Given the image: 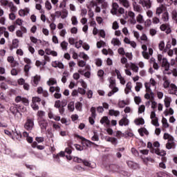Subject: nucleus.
Returning <instances> with one entry per match:
<instances>
[{
	"mask_svg": "<svg viewBox=\"0 0 177 177\" xmlns=\"http://www.w3.org/2000/svg\"><path fill=\"white\" fill-rule=\"evenodd\" d=\"M164 114L165 115V117L168 116V115H172L174 114V109H172V108H169V110L166 109L164 112Z\"/></svg>",
	"mask_w": 177,
	"mask_h": 177,
	"instance_id": "36",
	"label": "nucleus"
},
{
	"mask_svg": "<svg viewBox=\"0 0 177 177\" xmlns=\"http://www.w3.org/2000/svg\"><path fill=\"white\" fill-rule=\"evenodd\" d=\"M53 67H64V65L59 61H55L53 62Z\"/></svg>",
	"mask_w": 177,
	"mask_h": 177,
	"instance_id": "39",
	"label": "nucleus"
},
{
	"mask_svg": "<svg viewBox=\"0 0 177 177\" xmlns=\"http://www.w3.org/2000/svg\"><path fill=\"white\" fill-rule=\"evenodd\" d=\"M133 8L134 12H138V13H140L142 12V7L136 3V0L133 1Z\"/></svg>",
	"mask_w": 177,
	"mask_h": 177,
	"instance_id": "18",
	"label": "nucleus"
},
{
	"mask_svg": "<svg viewBox=\"0 0 177 177\" xmlns=\"http://www.w3.org/2000/svg\"><path fill=\"white\" fill-rule=\"evenodd\" d=\"M97 5V1H96L95 0H91L88 2L87 8H88V9H92V8L96 7Z\"/></svg>",
	"mask_w": 177,
	"mask_h": 177,
	"instance_id": "24",
	"label": "nucleus"
},
{
	"mask_svg": "<svg viewBox=\"0 0 177 177\" xmlns=\"http://www.w3.org/2000/svg\"><path fill=\"white\" fill-rule=\"evenodd\" d=\"M73 171H79L80 172H82V171H85V168L77 165L73 167Z\"/></svg>",
	"mask_w": 177,
	"mask_h": 177,
	"instance_id": "40",
	"label": "nucleus"
},
{
	"mask_svg": "<svg viewBox=\"0 0 177 177\" xmlns=\"http://www.w3.org/2000/svg\"><path fill=\"white\" fill-rule=\"evenodd\" d=\"M8 8H10V10L11 12H17V7H16L15 6V4L13 3V2H10V3L8 4Z\"/></svg>",
	"mask_w": 177,
	"mask_h": 177,
	"instance_id": "25",
	"label": "nucleus"
},
{
	"mask_svg": "<svg viewBox=\"0 0 177 177\" xmlns=\"http://www.w3.org/2000/svg\"><path fill=\"white\" fill-rule=\"evenodd\" d=\"M29 13H30V8H24V9L19 10V15L21 17H24V16H27V15Z\"/></svg>",
	"mask_w": 177,
	"mask_h": 177,
	"instance_id": "19",
	"label": "nucleus"
},
{
	"mask_svg": "<svg viewBox=\"0 0 177 177\" xmlns=\"http://www.w3.org/2000/svg\"><path fill=\"white\" fill-rule=\"evenodd\" d=\"M117 1H118L120 5L123 6L124 8H126L127 9H128V8L131 6V4L129 3V1L128 0H117Z\"/></svg>",
	"mask_w": 177,
	"mask_h": 177,
	"instance_id": "23",
	"label": "nucleus"
},
{
	"mask_svg": "<svg viewBox=\"0 0 177 177\" xmlns=\"http://www.w3.org/2000/svg\"><path fill=\"white\" fill-rule=\"evenodd\" d=\"M149 63L150 64H152L153 67H158V64L156 62V59L153 57L150 59Z\"/></svg>",
	"mask_w": 177,
	"mask_h": 177,
	"instance_id": "51",
	"label": "nucleus"
},
{
	"mask_svg": "<svg viewBox=\"0 0 177 177\" xmlns=\"http://www.w3.org/2000/svg\"><path fill=\"white\" fill-rule=\"evenodd\" d=\"M136 20L138 21V23H140V24H143V23H145V19H143V15L139 14L137 17H136Z\"/></svg>",
	"mask_w": 177,
	"mask_h": 177,
	"instance_id": "34",
	"label": "nucleus"
},
{
	"mask_svg": "<svg viewBox=\"0 0 177 177\" xmlns=\"http://www.w3.org/2000/svg\"><path fill=\"white\" fill-rule=\"evenodd\" d=\"M128 16L129 18H131L130 19L131 24H136V19H135V12L132 11H129Z\"/></svg>",
	"mask_w": 177,
	"mask_h": 177,
	"instance_id": "15",
	"label": "nucleus"
},
{
	"mask_svg": "<svg viewBox=\"0 0 177 177\" xmlns=\"http://www.w3.org/2000/svg\"><path fill=\"white\" fill-rule=\"evenodd\" d=\"M59 36L62 38H64L66 37V34H67V30L66 29H61L59 31Z\"/></svg>",
	"mask_w": 177,
	"mask_h": 177,
	"instance_id": "49",
	"label": "nucleus"
},
{
	"mask_svg": "<svg viewBox=\"0 0 177 177\" xmlns=\"http://www.w3.org/2000/svg\"><path fill=\"white\" fill-rule=\"evenodd\" d=\"M67 6V3L66 1H62L59 3V8L62 9V10H66V7Z\"/></svg>",
	"mask_w": 177,
	"mask_h": 177,
	"instance_id": "35",
	"label": "nucleus"
},
{
	"mask_svg": "<svg viewBox=\"0 0 177 177\" xmlns=\"http://www.w3.org/2000/svg\"><path fill=\"white\" fill-rule=\"evenodd\" d=\"M166 149L171 150V149H175V142H174V137H171L167 143L166 144Z\"/></svg>",
	"mask_w": 177,
	"mask_h": 177,
	"instance_id": "11",
	"label": "nucleus"
},
{
	"mask_svg": "<svg viewBox=\"0 0 177 177\" xmlns=\"http://www.w3.org/2000/svg\"><path fill=\"white\" fill-rule=\"evenodd\" d=\"M80 57H81L82 59H84V60H88L89 59V57H88V55L85 54V53H80L79 54Z\"/></svg>",
	"mask_w": 177,
	"mask_h": 177,
	"instance_id": "56",
	"label": "nucleus"
},
{
	"mask_svg": "<svg viewBox=\"0 0 177 177\" xmlns=\"http://www.w3.org/2000/svg\"><path fill=\"white\" fill-rule=\"evenodd\" d=\"M129 124V120L126 117H123L120 121H119V125L120 127H127V125Z\"/></svg>",
	"mask_w": 177,
	"mask_h": 177,
	"instance_id": "16",
	"label": "nucleus"
},
{
	"mask_svg": "<svg viewBox=\"0 0 177 177\" xmlns=\"http://www.w3.org/2000/svg\"><path fill=\"white\" fill-rule=\"evenodd\" d=\"M152 23L153 24H158V23H160V18H158L157 17H153L152 18Z\"/></svg>",
	"mask_w": 177,
	"mask_h": 177,
	"instance_id": "63",
	"label": "nucleus"
},
{
	"mask_svg": "<svg viewBox=\"0 0 177 177\" xmlns=\"http://www.w3.org/2000/svg\"><path fill=\"white\" fill-rule=\"evenodd\" d=\"M68 147L65 149V153H67V154H71V153H73V151L71 150V142H68Z\"/></svg>",
	"mask_w": 177,
	"mask_h": 177,
	"instance_id": "43",
	"label": "nucleus"
},
{
	"mask_svg": "<svg viewBox=\"0 0 177 177\" xmlns=\"http://www.w3.org/2000/svg\"><path fill=\"white\" fill-rule=\"evenodd\" d=\"M162 124L163 128H169V124H168V120H167V118H162Z\"/></svg>",
	"mask_w": 177,
	"mask_h": 177,
	"instance_id": "37",
	"label": "nucleus"
},
{
	"mask_svg": "<svg viewBox=\"0 0 177 177\" xmlns=\"http://www.w3.org/2000/svg\"><path fill=\"white\" fill-rule=\"evenodd\" d=\"M17 106L19 111H21V113H26V111H27V108H26L24 105L17 104Z\"/></svg>",
	"mask_w": 177,
	"mask_h": 177,
	"instance_id": "41",
	"label": "nucleus"
},
{
	"mask_svg": "<svg viewBox=\"0 0 177 177\" xmlns=\"http://www.w3.org/2000/svg\"><path fill=\"white\" fill-rule=\"evenodd\" d=\"M74 102H70L68 104V109L69 111H74Z\"/></svg>",
	"mask_w": 177,
	"mask_h": 177,
	"instance_id": "55",
	"label": "nucleus"
},
{
	"mask_svg": "<svg viewBox=\"0 0 177 177\" xmlns=\"http://www.w3.org/2000/svg\"><path fill=\"white\" fill-rule=\"evenodd\" d=\"M39 81H41V77L38 75L35 76L33 78V82H32L33 86H37V85L39 84Z\"/></svg>",
	"mask_w": 177,
	"mask_h": 177,
	"instance_id": "29",
	"label": "nucleus"
},
{
	"mask_svg": "<svg viewBox=\"0 0 177 177\" xmlns=\"http://www.w3.org/2000/svg\"><path fill=\"white\" fill-rule=\"evenodd\" d=\"M74 162H77L78 164H81V162H83L84 160L81 158H78L77 156H75L73 159Z\"/></svg>",
	"mask_w": 177,
	"mask_h": 177,
	"instance_id": "57",
	"label": "nucleus"
},
{
	"mask_svg": "<svg viewBox=\"0 0 177 177\" xmlns=\"http://www.w3.org/2000/svg\"><path fill=\"white\" fill-rule=\"evenodd\" d=\"M105 45H106V43L103 41H100L97 42V47L98 48H102Z\"/></svg>",
	"mask_w": 177,
	"mask_h": 177,
	"instance_id": "62",
	"label": "nucleus"
},
{
	"mask_svg": "<svg viewBox=\"0 0 177 177\" xmlns=\"http://www.w3.org/2000/svg\"><path fill=\"white\" fill-rule=\"evenodd\" d=\"M165 175L166 174L164 171H158L156 174V176L157 177H164Z\"/></svg>",
	"mask_w": 177,
	"mask_h": 177,
	"instance_id": "64",
	"label": "nucleus"
},
{
	"mask_svg": "<svg viewBox=\"0 0 177 177\" xmlns=\"http://www.w3.org/2000/svg\"><path fill=\"white\" fill-rule=\"evenodd\" d=\"M166 11H167V7H165V6L161 4L158 7L156 8V15H157L158 16H160V15H161V13H164Z\"/></svg>",
	"mask_w": 177,
	"mask_h": 177,
	"instance_id": "9",
	"label": "nucleus"
},
{
	"mask_svg": "<svg viewBox=\"0 0 177 177\" xmlns=\"http://www.w3.org/2000/svg\"><path fill=\"white\" fill-rule=\"evenodd\" d=\"M39 125L40 127L41 131L44 132V131L48 128L49 123L48 122V120L41 119L39 121Z\"/></svg>",
	"mask_w": 177,
	"mask_h": 177,
	"instance_id": "5",
	"label": "nucleus"
},
{
	"mask_svg": "<svg viewBox=\"0 0 177 177\" xmlns=\"http://www.w3.org/2000/svg\"><path fill=\"white\" fill-rule=\"evenodd\" d=\"M111 44L113 46H120V45H121V41L118 39L113 38L111 40Z\"/></svg>",
	"mask_w": 177,
	"mask_h": 177,
	"instance_id": "31",
	"label": "nucleus"
},
{
	"mask_svg": "<svg viewBox=\"0 0 177 177\" xmlns=\"http://www.w3.org/2000/svg\"><path fill=\"white\" fill-rule=\"evenodd\" d=\"M71 20L73 26H77V24H78V19L75 16H72Z\"/></svg>",
	"mask_w": 177,
	"mask_h": 177,
	"instance_id": "48",
	"label": "nucleus"
},
{
	"mask_svg": "<svg viewBox=\"0 0 177 177\" xmlns=\"http://www.w3.org/2000/svg\"><path fill=\"white\" fill-rule=\"evenodd\" d=\"M75 109L78 111H82V103L77 102L75 103Z\"/></svg>",
	"mask_w": 177,
	"mask_h": 177,
	"instance_id": "42",
	"label": "nucleus"
},
{
	"mask_svg": "<svg viewBox=\"0 0 177 177\" xmlns=\"http://www.w3.org/2000/svg\"><path fill=\"white\" fill-rule=\"evenodd\" d=\"M11 138L13 139V140H21V133H20V131H17V130L15 129L12 130Z\"/></svg>",
	"mask_w": 177,
	"mask_h": 177,
	"instance_id": "7",
	"label": "nucleus"
},
{
	"mask_svg": "<svg viewBox=\"0 0 177 177\" xmlns=\"http://www.w3.org/2000/svg\"><path fill=\"white\" fill-rule=\"evenodd\" d=\"M124 42L128 45H131L132 48H136V42L131 41L128 37H124Z\"/></svg>",
	"mask_w": 177,
	"mask_h": 177,
	"instance_id": "22",
	"label": "nucleus"
},
{
	"mask_svg": "<svg viewBox=\"0 0 177 177\" xmlns=\"http://www.w3.org/2000/svg\"><path fill=\"white\" fill-rule=\"evenodd\" d=\"M160 28L161 31H166L167 34H169V32H171V28L168 24H162Z\"/></svg>",
	"mask_w": 177,
	"mask_h": 177,
	"instance_id": "20",
	"label": "nucleus"
},
{
	"mask_svg": "<svg viewBox=\"0 0 177 177\" xmlns=\"http://www.w3.org/2000/svg\"><path fill=\"white\" fill-rule=\"evenodd\" d=\"M139 3L142 5L143 8H146V9H150L151 8V1L150 0H140Z\"/></svg>",
	"mask_w": 177,
	"mask_h": 177,
	"instance_id": "8",
	"label": "nucleus"
},
{
	"mask_svg": "<svg viewBox=\"0 0 177 177\" xmlns=\"http://www.w3.org/2000/svg\"><path fill=\"white\" fill-rule=\"evenodd\" d=\"M170 87L171 89H174V93H173V95H176L177 96V86L174 84H171Z\"/></svg>",
	"mask_w": 177,
	"mask_h": 177,
	"instance_id": "61",
	"label": "nucleus"
},
{
	"mask_svg": "<svg viewBox=\"0 0 177 177\" xmlns=\"http://www.w3.org/2000/svg\"><path fill=\"white\" fill-rule=\"evenodd\" d=\"M165 74H167L168 75L173 74L174 77H177V69L174 68L173 70L169 71V67H166L165 68Z\"/></svg>",
	"mask_w": 177,
	"mask_h": 177,
	"instance_id": "13",
	"label": "nucleus"
},
{
	"mask_svg": "<svg viewBox=\"0 0 177 177\" xmlns=\"http://www.w3.org/2000/svg\"><path fill=\"white\" fill-rule=\"evenodd\" d=\"M107 141L111 142V143H112V145H114L115 146L117 145V138H109Z\"/></svg>",
	"mask_w": 177,
	"mask_h": 177,
	"instance_id": "58",
	"label": "nucleus"
},
{
	"mask_svg": "<svg viewBox=\"0 0 177 177\" xmlns=\"http://www.w3.org/2000/svg\"><path fill=\"white\" fill-rule=\"evenodd\" d=\"M10 112H11L12 114H13V115L15 117V120H16V121H20V120H21L23 115L19 111L17 104L11 106L10 107Z\"/></svg>",
	"mask_w": 177,
	"mask_h": 177,
	"instance_id": "2",
	"label": "nucleus"
},
{
	"mask_svg": "<svg viewBox=\"0 0 177 177\" xmlns=\"http://www.w3.org/2000/svg\"><path fill=\"white\" fill-rule=\"evenodd\" d=\"M24 62L26 64L25 67H30V66H31V59H30V58L25 57Z\"/></svg>",
	"mask_w": 177,
	"mask_h": 177,
	"instance_id": "46",
	"label": "nucleus"
},
{
	"mask_svg": "<svg viewBox=\"0 0 177 177\" xmlns=\"http://www.w3.org/2000/svg\"><path fill=\"white\" fill-rule=\"evenodd\" d=\"M37 115L40 120H44V117H45V111H38Z\"/></svg>",
	"mask_w": 177,
	"mask_h": 177,
	"instance_id": "52",
	"label": "nucleus"
},
{
	"mask_svg": "<svg viewBox=\"0 0 177 177\" xmlns=\"http://www.w3.org/2000/svg\"><path fill=\"white\" fill-rule=\"evenodd\" d=\"M100 123L106 124V125H110V120H109V118H107L106 116H104L100 120Z\"/></svg>",
	"mask_w": 177,
	"mask_h": 177,
	"instance_id": "32",
	"label": "nucleus"
},
{
	"mask_svg": "<svg viewBox=\"0 0 177 177\" xmlns=\"http://www.w3.org/2000/svg\"><path fill=\"white\" fill-rule=\"evenodd\" d=\"M158 48L160 50H164V48H165V43L164 42V41H160L158 44Z\"/></svg>",
	"mask_w": 177,
	"mask_h": 177,
	"instance_id": "60",
	"label": "nucleus"
},
{
	"mask_svg": "<svg viewBox=\"0 0 177 177\" xmlns=\"http://www.w3.org/2000/svg\"><path fill=\"white\" fill-rule=\"evenodd\" d=\"M134 122L136 125H143L145 124V120L142 118H137L135 120Z\"/></svg>",
	"mask_w": 177,
	"mask_h": 177,
	"instance_id": "33",
	"label": "nucleus"
},
{
	"mask_svg": "<svg viewBox=\"0 0 177 177\" xmlns=\"http://www.w3.org/2000/svg\"><path fill=\"white\" fill-rule=\"evenodd\" d=\"M35 8L37 10H39L40 13H45V11L42 9V6L39 3H36Z\"/></svg>",
	"mask_w": 177,
	"mask_h": 177,
	"instance_id": "54",
	"label": "nucleus"
},
{
	"mask_svg": "<svg viewBox=\"0 0 177 177\" xmlns=\"http://www.w3.org/2000/svg\"><path fill=\"white\" fill-rule=\"evenodd\" d=\"M91 117L93 118H96V108L93 106L91 108Z\"/></svg>",
	"mask_w": 177,
	"mask_h": 177,
	"instance_id": "47",
	"label": "nucleus"
},
{
	"mask_svg": "<svg viewBox=\"0 0 177 177\" xmlns=\"http://www.w3.org/2000/svg\"><path fill=\"white\" fill-rule=\"evenodd\" d=\"M55 84H57V81H56V80H55L54 78H50L47 82V84L48 85V86H52V85H55Z\"/></svg>",
	"mask_w": 177,
	"mask_h": 177,
	"instance_id": "38",
	"label": "nucleus"
},
{
	"mask_svg": "<svg viewBox=\"0 0 177 177\" xmlns=\"http://www.w3.org/2000/svg\"><path fill=\"white\" fill-rule=\"evenodd\" d=\"M118 8H120V6H118V3H113L112 9L111 10V13L112 15H117V13H118V9H119Z\"/></svg>",
	"mask_w": 177,
	"mask_h": 177,
	"instance_id": "14",
	"label": "nucleus"
},
{
	"mask_svg": "<svg viewBox=\"0 0 177 177\" xmlns=\"http://www.w3.org/2000/svg\"><path fill=\"white\" fill-rule=\"evenodd\" d=\"M34 127V119H28L25 123L24 128L27 131H31Z\"/></svg>",
	"mask_w": 177,
	"mask_h": 177,
	"instance_id": "6",
	"label": "nucleus"
},
{
	"mask_svg": "<svg viewBox=\"0 0 177 177\" xmlns=\"http://www.w3.org/2000/svg\"><path fill=\"white\" fill-rule=\"evenodd\" d=\"M45 7L47 10H52V3L49 1H46L45 3Z\"/></svg>",
	"mask_w": 177,
	"mask_h": 177,
	"instance_id": "45",
	"label": "nucleus"
},
{
	"mask_svg": "<svg viewBox=\"0 0 177 177\" xmlns=\"http://www.w3.org/2000/svg\"><path fill=\"white\" fill-rule=\"evenodd\" d=\"M109 168L111 172H118V169H120L118 165L114 164L109 165Z\"/></svg>",
	"mask_w": 177,
	"mask_h": 177,
	"instance_id": "21",
	"label": "nucleus"
},
{
	"mask_svg": "<svg viewBox=\"0 0 177 177\" xmlns=\"http://www.w3.org/2000/svg\"><path fill=\"white\" fill-rule=\"evenodd\" d=\"M151 120L152 125H154V127H160V124H158V118H156Z\"/></svg>",
	"mask_w": 177,
	"mask_h": 177,
	"instance_id": "50",
	"label": "nucleus"
},
{
	"mask_svg": "<svg viewBox=\"0 0 177 177\" xmlns=\"http://www.w3.org/2000/svg\"><path fill=\"white\" fill-rule=\"evenodd\" d=\"M112 74H116L118 79L120 81V84H122V85H125V79L122 77V76L121 75V73H120V71L115 69V71L112 72Z\"/></svg>",
	"mask_w": 177,
	"mask_h": 177,
	"instance_id": "10",
	"label": "nucleus"
},
{
	"mask_svg": "<svg viewBox=\"0 0 177 177\" xmlns=\"http://www.w3.org/2000/svg\"><path fill=\"white\" fill-rule=\"evenodd\" d=\"M19 39H14L12 40L11 49H17V48H19Z\"/></svg>",
	"mask_w": 177,
	"mask_h": 177,
	"instance_id": "27",
	"label": "nucleus"
},
{
	"mask_svg": "<svg viewBox=\"0 0 177 177\" xmlns=\"http://www.w3.org/2000/svg\"><path fill=\"white\" fill-rule=\"evenodd\" d=\"M140 40H141V44H142L141 48L143 50L142 52V55L144 59H150V56H153V53L154 52L151 47H149L147 51V45L150 44V40H149V38H147V35H146V34H142L141 35Z\"/></svg>",
	"mask_w": 177,
	"mask_h": 177,
	"instance_id": "1",
	"label": "nucleus"
},
{
	"mask_svg": "<svg viewBox=\"0 0 177 177\" xmlns=\"http://www.w3.org/2000/svg\"><path fill=\"white\" fill-rule=\"evenodd\" d=\"M55 15H59V16H61V19H67V17H68V10H62V12L57 11Z\"/></svg>",
	"mask_w": 177,
	"mask_h": 177,
	"instance_id": "12",
	"label": "nucleus"
},
{
	"mask_svg": "<svg viewBox=\"0 0 177 177\" xmlns=\"http://www.w3.org/2000/svg\"><path fill=\"white\" fill-rule=\"evenodd\" d=\"M142 86L143 85L142 84L141 82H137L136 86L135 87V90L136 91V92H139L140 89H142Z\"/></svg>",
	"mask_w": 177,
	"mask_h": 177,
	"instance_id": "53",
	"label": "nucleus"
},
{
	"mask_svg": "<svg viewBox=\"0 0 177 177\" xmlns=\"http://www.w3.org/2000/svg\"><path fill=\"white\" fill-rule=\"evenodd\" d=\"M0 88L2 91H6V89H8L9 88V86H8V84H6V83L5 82H2L0 84Z\"/></svg>",
	"mask_w": 177,
	"mask_h": 177,
	"instance_id": "59",
	"label": "nucleus"
},
{
	"mask_svg": "<svg viewBox=\"0 0 177 177\" xmlns=\"http://www.w3.org/2000/svg\"><path fill=\"white\" fill-rule=\"evenodd\" d=\"M78 139H81L82 143H85V145L88 146H91V145L93 144V142H91L90 140H86L85 138L80 136V135H76L75 136Z\"/></svg>",
	"mask_w": 177,
	"mask_h": 177,
	"instance_id": "17",
	"label": "nucleus"
},
{
	"mask_svg": "<svg viewBox=\"0 0 177 177\" xmlns=\"http://www.w3.org/2000/svg\"><path fill=\"white\" fill-rule=\"evenodd\" d=\"M60 46H61L62 50H66L67 46H68V43H67L66 41H62L60 44Z\"/></svg>",
	"mask_w": 177,
	"mask_h": 177,
	"instance_id": "44",
	"label": "nucleus"
},
{
	"mask_svg": "<svg viewBox=\"0 0 177 177\" xmlns=\"http://www.w3.org/2000/svg\"><path fill=\"white\" fill-rule=\"evenodd\" d=\"M158 62L162 66V67H169V62L165 57H162V55H158Z\"/></svg>",
	"mask_w": 177,
	"mask_h": 177,
	"instance_id": "4",
	"label": "nucleus"
},
{
	"mask_svg": "<svg viewBox=\"0 0 177 177\" xmlns=\"http://www.w3.org/2000/svg\"><path fill=\"white\" fill-rule=\"evenodd\" d=\"M109 115H114V117H118L120 115V111H115L114 109H110L109 111Z\"/></svg>",
	"mask_w": 177,
	"mask_h": 177,
	"instance_id": "28",
	"label": "nucleus"
},
{
	"mask_svg": "<svg viewBox=\"0 0 177 177\" xmlns=\"http://www.w3.org/2000/svg\"><path fill=\"white\" fill-rule=\"evenodd\" d=\"M15 101L16 103H22L24 106H30V101L28 100V98H26L20 95L17 96Z\"/></svg>",
	"mask_w": 177,
	"mask_h": 177,
	"instance_id": "3",
	"label": "nucleus"
},
{
	"mask_svg": "<svg viewBox=\"0 0 177 177\" xmlns=\"http://www.w3.org/2000/svg\"><path fill=\"white\" fill-rule=\"evenodd\" d=\"M161 19L162 21H168L169 20V14L167 11L163 12Z\"/></svg>",
	"mask_w": 177,
	"mask_h": 177,
	"instance_id": "30",
	"label": "nucleus"
},
{
	"mask_svg": "<svg viewBox=\"0 0 177 177\" xmlns=\"http://www.w3.org/2000/svg\"><path fill=\"white\" fill-rule=\"evenodd\" d=\"M0 31L3 32V34L7 39H9V32L6 31V28L4 26L0 27Z\"/></svg>",
	"mask_w": 177,
	"mask_h": 177,
	"instance_id": "26",
	"label": "nucleus"
}]
</instances>
